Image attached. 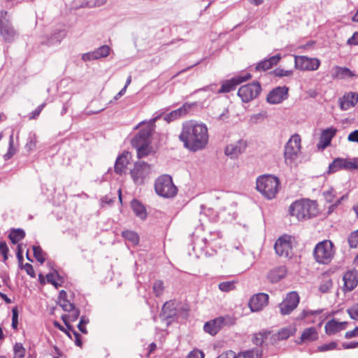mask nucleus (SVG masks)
<instances>
[{
    "instance_id": "20e7f679",
    "label": "nucleus",
    "mask_w": 358,
    "mask_h": 358,
    "mask_svg": "<svg viewBox=\"0 0 358 358\" xmlns=\"http://www.w3.org/2000/svg\"><path fill=\"white\" fill-rule=\"evenodd\" d=\"M152 125L148 124L145 128L140 130L132 140V145L136 148L138 158L144 157L150 152L149 139L152 131Z\"/></svg>"
},
{
    "instance_id": "9d476101",
    "label": "nucleus",
    "mask_w": 358,
    "mask_h": 358,
    "mask_svg": "<svg viewBox=\"0 0 358 358\" xmlns=\"http://www.w3.org/2000/svg\"><path fill=\"white\" fill-rule=\"evenodd\" d=\"M261 92V86L259 83L255 82L241 86L238 95L243 102L248 103L255 99Z\"/></svg>"
},
{
    "instance_id": "603ef678",
    "label": "nucleus",
    "mask_w": 358,
    "mask_h": 358,
    "mask_svg": "<svg viewBox=\"0 0 358 358\" xmlns=\"http://www.w3.org/2000/svg\"><path fill=\"white\" fill-rule=\"evenodd\" d=\"M56 277H58V274L57 273H50L46 275L47 281L57 288L59 285L56 282Z\"/></svg>"
},
{
    "instance_id": "412c9836",
    "label": "nucleus",
    "mask_w": 358,
    "mask_h": 358,
    "mask_svg": "<svg viewBox=\"0 0 358 358\" xmlns=\"http://www.w3.org/2000/svg\"><path fill=\"white\" fill-rule=\"evenodd\" d=\"M131 159V155L129 152H125L120 155L115 164V172L117 174L122 175L126 170L127 165Z\"/></svg>"
},
{
    "instance_id": "37998d69",
    "label": "nucleus",
    "mask_w": 358,
    "mask_h": 358,
    "mask_svg": "<svg viewBox=\"0 0 358 358\" xmlns=\"http://www.w3.org/2000/svg\"><path fill=\"white\" fill-rule=\"evenodd\" d=\"M338 344L335 341L330 342L329 343L323 344L317 347V350L320 352H326L329 350H333L336 349Z\"/></svg>"
},
{
    "instance_id": "0eeeda50",
    "label": "nucleus",
    "mask_w": 358,
    "mask_h": 358,
    "mask_svg": "<svg viewBox=\"0 0 358 358\" xmlns=\"http://www.w3.org/2000/svg\"><path fill=\"white\" fill-rule=\"evenodd\" d=\"M301 137L298 134L291 136L285 146L284 158L287 165L292 166L301 153Z\"/></svg>"
},
{
    "instance_id": "4be33fe9",
    "label": "nucleus",
    "mask_w": 358,
    "mask_h": 358,
    "mask_svg": "<svg viewBox=\"0 0 358 358\" xmlns=\"http://www.w3.org/2000/svg\"><path fill=\"white\" fill-rule=\"evenodd\" d=\"M336 133V129L333 127L323 130L320 138L318 147L324 149L328 145H329L331 139L335 136Z\"/></svg>"
},
{
    "instance_id": "4c0bfd02",
    "label": "nucleus",
    "mask_w": 358,
    "mask_h": 358,
    "mask_svg": "<svg viewBox=\"0 0 358 358\" xmlns=\"http://www.w3.org/2000/svg\"><path fill=\"white\" fill-rule=\"evenodd\" d=\"M33 252L34 257L38 262L43 264L45 261V253L40 246H33Z\"/></svg>"
},
{
    "instance_id": "ddd939ff",
    "label": "nucleus",
    "mask_w": 358,
    "mask_h": 358,
    "mask_svg": "<svg viewBox=\"0 0 358 358\" xmlns=\"http://www.w3.org/2000/svg\"><path fill=\"white\" fill-rule=\"evenodd\" d=\"M6 11H0V35L6 41L10 42L14 40L17 33L6 18Z\"/></svg>"
},
{
    "instance_id": "9b49d317",
    "label": "nucleus",
    "mask_w": 358,
    "mask_h": 358,
    "mask_svg": "<svg viewBox=\"0 0 358 358\" xmlns=\"http://www.w3.org/2000/svg\"><path fill=\"white\" fill-rule=\"evenodd\" d=\"M358 169V157L352 159L336 158L329 166V173H335L340 169Z\"/></svg>"
},
{
    "instance_id": "e433bc0d",
    "label": "nucleus",
    "mask_w": 358,
    "mask_h": 358,
    "mask_svg": "<svg viewBox=\"0 0 358 358\" xmlns=\"http://www.w3.org/2000/svg\"><path fill=\"white\" fill-rule=\"evenodd\" d=\"M244 358H262V351L258 348L247 350L241 352Z\"/></svg>"
},
{
    "instance_id": "a211bd4d",
    "label": "nucleus",
    "mask_w": 358,
    "mask_h": 358,
    "mask_svg": "<svg viewBox=\"0 0 358 358\" xmlns=\"http://www.w3.org/2000/svg\"><path fill=\"white\" fill-rule=\"evenodd\" d=\"M288 88L286 87H278L273 89L267 96L266 100L272 104H277L286 99Z\"/></svg>"
},
{
    "instance_id": "2f4dec72",
    "label": "nucleus",
    "mask_w": 358,
    "mask_h": 358,
    "mask_svg": "<svg viewBox=\"0 0 358 358\" xmlns=\"http://www.w3.org/2000/svg\"><path fill=\"white\" fill-rule=\"evenodd\" d=\"M93 52L96 59H99L101 58L106 57L110 54V48L108 45H103Z\"/></svg>"
},
{
    "instance_id": "a19ab883",
    "label": "nucleus",
    "mask_w": 358,
    "mask_h": 358,
    "mask_svg": "<svg viewBox=\"0 0 358 358\" xmlns=\"http://www.w3.org/2000/svg\"><path fill=\"white\" fill-rule=\"evenodd\" d=\"M337 76L341 78L345 77H352L355 74L348 68L336 67Z\"/></svg>"
},
{
    "instance_id": "2eb2a0df",
    "label": "nucleus",
    "mask_w": 358,
    "mask_h": 358,
    "mask_svg": "<svg viewBox=\"0 0 358 358\" xmlns=\"http://www.w3.org/2000/svg\"><path fill=\"white\" fill-rule=\"evenodd\" d=\"M299 303V296L296 292H291L287 294L286 298L279 305L282 315H289L293 311Z\"/></svg>"
},
{
    "instance_id": "680f3d73",
    "label": "nucleus",
    "mask_w": 358,
    "mask_h": 358,
    "mask_svg": "<svg viewBox=\"0 0 358 358\" xmlns=\"http://www.w3.org/2000/svg\"><path fill=\"white\" fill-rule=\"evenodd\" d=\"M204 355L203 352L199 350H194L192 351L187 358H203Z\"/></svg>"
},
{
    "instance_id": "f704fd0d",
    "label": "nucleus",
    "mask_w": 358,
    "mask_h": 358,
    "mask_svg": "<svg viewBox=\"0 0 358 358\" xmlns=\"http://www.w3.org/2000/svg\"><path fill=\"white\" fill-rule=\"evenodd\" d=\"M65 36L66 33L64 31H59L51 36L50 38L47 42V45H52L56 43H59L65 37Z\"/></svg>"
},
{
    "instance_id": "a878e982",
    "label": "nucleus",
    "mask_w": 358,
    "mask_h": 358,
    "mask_svg": "<svg viewBox=\"0 0 358 358\" xmlns=\"http://www.w3.org/2000/svg\"><path fill=\"white\" fill-rule=\"evenodd\" d=\"M281 57L280 55H276L271 57L268 59H264L259 62L257 66L256 69L257 71H266L271 69L274 65H276L280 60Z\"/></svg>"
},
{
    "instance_id": "0e129e2a",
    "label": "nucleus",
    "mask_w": 358,
    "mask_h": 358,
    "mask_svg": "<svg viewBox=\"0 0 358 358\" xmlns=\"http://www.w3.org/2000/svg\"><path fill=\"white\" fill-rule=\"evenodd\" d=\"M358 336V327H355L352 331H348L345 334V338L347 339L352 338Z\"/></svg>"
},
{
    "instance_id": "79ce46f5",
    "label": "nucleus",
    "mask_w": 358,
    "mask_h": 358,
    "mask_svg": "<svg viewBox=\"0 0 358 358\" xmlns=\"http://www.w3.org/2000/svg\"><path fill=\"white\" fill-rule=\"evenodd\" d=\"M164 285L162 280H157L152 286L153 292L156 296H160L164 292Z\"/></svg>"
},
{
    "instance_id": "39448f33",
    "label": "nucleus",
    "mask_w": 358,
    "mask_h": 358,
    "mask_svg": "<svg viewBox=\"0 0 358 358\" xmlns=\"http://www.w3.org/2000/svg\"><path fill=\"white\" fill-rule=\"evenodd\" d=\"M334 254V244L329 240L318 243L313 250L315 260L321 264H329L333 259Z\"/></svg>"
},
{
    "instance_id": "6ab92c4d",
    "label": "nucleus",
    "mask_w": 358,
    "mask_h": 358,
    "mask_svg": "<svg viewBox=\"0 0 358 358\" xmlns=\"http://www.w3.org/2000/svg\"><path fill=\"white\" fill-rule=\"evenodd\" d=\"M268 295L264 293H259L252 296L249 301V306L252 312L262 310L268 304Z\"/></svg>"
},
{
    "instance_id": "338daca9",
    "label": "nucleus",
    "mask_w": 358,
    "mask_h": 358,
    "mask_svg": "<svg viewBox=\"0 0 358 358\" xmlns=\"http://www.w3.org/2000/svg\"><path fill=\"white\" fill-rule=\"evenodd\" d=\"M348 140L351 142L358 143V130L351 132L348 136Z\"/></svg>"
},
{
    "instance_id": "4d7b16f0",
    "label": "nucleus",
    "mask_w": 358,
    "mask_h": 358,
    "mask_svg": "<svg viewBox=\"0 0 358 358\" xmlns=\"http://www.w3.org/2000/svg\"><path fill=\"white\" fill-rule=\"evenodd\" d=\"M266 335L262 333L255 335L253 343L257 345H261L264 342V338Z\"/></svg>"
},
{
    "instance_id": "bf43d9fd",
    "label": "nucleus",
    "mask_w": 358,
    "mask_h": 358,
    "mask_svg": "<svg viewBox=\"0 0 358 358\" xmlns=\"http://www.w3.org/2000/svg\"><path fill=\"white\" fill-rule=\"evenodd\" d=\"M45 103H43L41 105H39L32 113H31V115L29 117V119H35L41 113V112L42 111V110L43 109V108L45 107Z\"/></svg>"
},
{
    "instance_id": "1a4fd4ad",
    "label": "nucleus",
    "mask_w": 358,
    "mask_h": 358,
    "mask_svg": "<svg viewBox=\"0 0 358 358\" xmlns=\"http://www.w3.org/2000/svg\"><path fill=\"white\" fill-rule=\"evenodd\" d=\"M151 168L149 164L143 162H136L130 174L135 184L141 185L145 179L150 175Z\"/></svg>"
},
{
    "instance_id": "b1692460",
    "label": "nucleus",
    "mask_w": 358,
    "mask_h": 358,
    "mask_svg": "<svg viewBox=\"0 0 358 358\" xmlns=\"http://www.w3.org/2000/svg\"><path fill=\"white\" fill-rule=\"evenodd\" d=\"M287 271L285 266H280L271 269L267 275L268 279L273 283L280 281L287 275Z\"/></svg>"
},
{
    "instance_id": "58836bf2",
    "label": "nucleus",
    "mask_w": 358,
    "mask_h": 358,
    "mask_svg": "<svg viewBox=\"0 0 358 358\" xmlns=\"http://www.w3.org/2000/svg\"><path fill=\"white\" fill-rule=\"evenodd\" d=\"M13 358H24L25 355V349L20 343H16L13 347Z\"/></svg>"
},
{
    "instance_id": "c85d7f7f",
    "label": "nucleus",
    "mask_w": 358,
    "mask_h": 358,
    "mask_svg": "<svg viewBox=\"0 0 358 358\" xmlns=\"http://www.w3.org/2000/svg\"><path fill=\"white\" fill-rule=\"evenodd\" d=\"M317 338L318 334L315 327L306 329L301 336V340L303 342H311L315 341Z\"/></svg>"
},
{
    "instance_id": "c9c22d12",
    "label": "nucleus",
    "mask_w": 358,
    "mask_h": 358,
    "mask_svg": "<svg viewBox=\"0 0 358 358\" xmlns=\"http://www.w3.org/2000/svg\"><path fill=\"white\" fill-rule=\"evenodd\" d=\"M236 282L235 280L222 282L218 285V287L222 292H229L235 289Z\"/></svg>"
},
{
    "instance_id": "c756f323",
    "label": "nucleus",
    "mask_w": 358,
    "mask_h": 358,
    "mask_svg": "<svg viewBox=\"0 0 358 358\" xmlns=\"http://www.w3.org/2000/svg\"><path fill=\"white\" fill-rule=\"evenodd\" d=\"M333 281L329 278H325L322 279L320 285H319V291L323 294L329 293L333 288Z\"/></svg>"
},
{
    "instance_id": "3c124183",
    "label": "nucleus",
    "mask_w": 358,
    "mask_h": 358,
    "mask_svg": "<svg viewBox=\"0 0 358 358\" xmlns=\"http://www.w3.org/2000/svg\"><path fill=\"white\" fill-rule=\"evenodd\" d=\"M323 196L327 202L332 203L336 195L334 190L331 188L327 191L324 192Z\"/></svg>"
},
{
    "instance_id": "bb28decb",
    "label": "nucleus",
    "mask_w": 358,
    "mask_h": 358,
    "mask_svg": "<svg viewBox=\"0 0 358 358\" xmlns=\"http://www.w3.org/2000/svg\"><path fill=\"white\" fill-rule=\"evenodd\" d=\"M176 315V309L174 303L171 301L166 302L162 307L160 317H163L164 319H168L174 317Z\"/></svg>"
},
{
    "instance_id": "4468645a",
    "label": "nucleus",
    "mask_w": 358,
    "mask_h": 358,
    "mask_svg": "<svg viewBox=\"0 0 358 358\" xmlns=\"http://www.w3.org/2000/svg\"><path fill=\"white\" fill-rule=\"evenodd\" d=\"M274 248L278 255L289 257L292 254V237L284 235L275 242Z\"/></svg>"
},
{
    "instance_id": "8fccbe9b",
    "label": "nucleus",
    "mask_w": 358,
    "mask_h": 358,
    "mask_svg": "<svg viewBox=\"0 0 358 358\" xmlns=\"http://www.w3.org/2000/svg\"><path fill=\"white\" fill-rule=\"evenodd\" d=\"M13 134H12L10 136L9 139V149L7 153L4 155V159L6 160L10 159L14 154L15 152L13 150Z\"/></svg>"
},
{
    "instance_id": "69168bd1",
    "label": "nucleus",
    "mask_w": 358,
    "mask_h": 358,
    "mask_svg": "<svg viewBox=\"0 0 358 358\" xmlns=\"http://www.w3.org/2000/svg\"><path fill=\"white\" fill-rule=\"evenodd\" d=\"M348 44L352 45H358V31L355 32L348 40Z\"/></svg>"
},
{
    "instance_id": "473e14b6",
    "label": "nucleus",
    "mask_w": 358,
    "mask_h": 358,
    "mask_svg": "<svg viewBox=\"0 0 358 358\" xmlns=\"http://www.w3.org/2000/svg\"><path fill=\"white\" fill-rule=\"evenodd\" d=\"M69 312L70 314L69 315H63L62 318L68 329H71V326H69L67 322V318L72 322L76 320L79 317L80 310L74 307L73 309L71 310Z\"/></svg>"
},
{
    "instance_id": "c03bdc74",
    "label": "nucleus",
    "mask_w": 358,
    "mask_h": 358,
    "mask_svg": "<svg viewBox=\"0 0 358 358\" xmlns=\"http://www.w3.org/2000/svg\"><path fill=\"white\" fill-rule=\"evenodd\" d=\"M272 73L277 77H289L292 76L293 71L277 68L272 72Z\"/></svg>"
},
{
    "instance_id": "dca6fc26",
    "label": "nucleus",
    "mask_w": 358,
    "mask_h": 358,
    "mask_svg": "<svg viewBox=\"0 0 358 358\" xmlns=\"http://www.w3.org/2000/svg\"><path fill=\"white\" fill-rule=\"evenodd\" d=\"M251 75L248 73H245L244 76H238L230 80H226L224 82L218 90L219 93H226L229 92L234 90L236 87L242 83L244 81H246L250 79Z\"/></svg>"
},
{
    "instance_id": "09e8293b",
    "label": "nucleus",
    "mask_w": 358,
    "mask_h": 358,
    "mask_svg": "<svg viewBox=\"0 0 358 358\" xmlns=\"http://www.w3.org/2000/svg\"><path fill=\"white\" fill-rule=\"evenodd\" d=\"M8 248L6 241H0V253L3 255V262L8 259Z\"/></svg>"
},
{
    "instance_id": "f03ea898",
    "label": "nucleus",
    "mask_w": 358,
    "mask_h": 358,
    "mask_svg": "<svg viewBox=\"0 0 358 358\" xmlns=\"http://www.w3.org/2000/svg\"><path fill=\"white\" fill-rule=\"evenodd\" d=\"M289 213L291 216L301 221L316 216L318 210L315 201L310 199H301L296 201L290 205Z\"/></svg>"
},
{
    "instance_id": "6e6552de",
    "label": "nucleus",
    "mask_w": 358,
    "mask_h": 358,
    "mask_svg": "<svg viewBox=\"0 0 358 358\" xmlns=\"http://www.w3.org/2000/svg\"><path fill=\"white\" fill-rule=\"evenodd\" d=\"M235 324V318L225 315L223 317H218L214 320L207 322L204 326L203 329L206 333L210 335H215L223 327L231 326Z\"/></svg>"
},
{
    "instance_id": "de8ad7c7",
    "label": "nucleus",
    "mask_w": 358,
    "mask_h": 358,
    "mask_svg": "<svg viewBox=\"0 0 358 358\" xmlns=\"http://www.w3.org/2000/svg\"><path fill=\"white\" fill-rule=\"evenodd\" d=\"M58 303L64 311H70L74 308V305L69 302L67 299H62L59 301Z\"/></svg>"
},
{
    "instance_id": "aec40b11",
    "label": "nucleus",
    "mask_w": 358,
    "mask_h": 358,
    "mask_svg": "<svg viewBox=\"0 0 358 358\" xmlns=\"http://www.w3.org/2000/svg\"><path fill=\"white\" fill-rule=\"evenodd\" d=\"M246 147V141L240 140L235 143L227 145L224 150V153L230 158L235 159L245 152Z\"/></svg>"
},
{
    "instance_id": "7ed1b4c3",
    "label": "nucleus",
    "mask_w": 358,
    "mask_h": 358,
    "mask_svg": "<svg viewBox=\"0 0 358 358\" xmlns=\"http://www.w3.org/2000/svg\"><path fill=\"white\" fill-rule=\"evenodd\" d=\"M256 187L265 198L272 199L278 192L280 180L276 176L263 175L257 178Z\"/></svg>"
},
{
    "instance_id": "052dcab7",
    "label": "nucleus",
    "mask_w": 358,
    "mask_h": 358,
    "mask_svg": "<svg viewBox=\"0 0 358 358\" xmlns=\"http://www.w3.org/2000/svg\"><path fill=\"white\" fill-rule=\"evenodd\" d=\"M21 268H24L27 273L31 277L35 276L34 270L31 264L26 263L24 266H22Z\"/></svg>"
},
{
    "instance_id": "864d4df0",
    "label": "nucleus",
    "mask_w": 358,
    "mask_h": 358,
    "mask_svg": "<svg viewBox=\"0 0 358 358\" xmlns=\"http://www.w3.org/2000/svg\"><path fill=\"white\" fill-rule=\"evenodd\" d=\"M348 313L352 319L358 320V303L349 308Z\"/></svg>"
},
{
    "instance_id": "f257e3e1",
    "label": "nucleus",
    "mask_w": 358,
    "mask_h": 358,
    "mask_svg": "<svg viewBox=\"0 0 358 358\" xmlns=\"http://www.w3.org/2000/svg\"><path fill=\"white\" fill-rule=\"evenodd\" d=\"M179 139L184 147L192 152L203 150L208 142V127L196 120L186 121L182 124Z\"/></svg>"
},
{
    "instance_id": "13d9d810",
    "label": "nucleus",
    "mask_w": 358,
    "mask_h": 358,
    "mask_svg": "<svg viewBox=\"0 0 358 358\" xmlns=\"http://www.w3.org/2000/svg\"><path fill=\"white\" fill-rule=\"evenodd\" d=\"M36 137L34 135L32 137L29 138L28 142L26 143L25 148L28 150H31L36 147Z\"/></svg>"
},
{
    "instance_id": "f8f14e48",
    "label": "nucleus",
    "mask_w": 358,
    "mask_h": 358,
    "mask_svg": "<svg viewBox=\"0 0 358 358\" xmlns=\"http://www.w3.org/2000/svg\"><path fill=\"white\" fill-rule=\"evenodd\" d=\"M320 66V60L317 58H310L306 56L294 55V67L300 71H315Z\"/></svg>"
},
{
    "instance_id": "7c9ffc66",
    "label": "nucleus",
    "mask_w": 358,
    "mask_h": 358,
    "mask_svg": "<svg viewBox=\"0 0 358 358\" xmlns=\"http://www.w3.org/2000/svg\"><path fill=\"white\" fill-rule=\"evenodd\" d=\"M25 233L22 229H17L11 231L9 234V238L13 243L15 244L23 239Z\"/></svg>"
},
{
    "instance_id": "5fc2aeb1",
    "label": "nucleus",
    "mask_w": 358,
    "mask_h": 358,
    "mask_svg": "<svg viewBox=\"0 0 358 358\" xmlns=\"http://www.w3.org/2000/svg\"><path fill=\"white\" fill-rule=\"evenodd\" d=\"M18 324V311L17 308L12 310V327L13 329H17Z\"/></svg>"
},
{
    "instance_id": "423d86ee",
    "label": "nucleus",
    "mask_w": 358,
    "mask_h": 358,
    "mask_svg": "<svg viewBox=\"0 0 358 358\" xmlns=\"http://www.w3.org/2000/svg\"><path fill=\"white\" fill-rule=\"evenodd\" d=\"M156 193L164 198H173L178 192L176 186L173 184L172 178L169 175H162L155 183Z\"/></svg>"
},
{
    "instance_id": "72a5a7b5",
    "label": "nucleus",
    "mask_w": 358,
    "mask_h": 358,
    "mask_svg": "<svg viewBox=\"0 0 358 358\" xmlns=\"http://www.w3.org/2000/svg\"><path fill=\"white\" fill-rule=\"evenodd\" d=\"M122 236L128 241H129L133 245H137L139 241V238L138 234L132 231H124L122 233Z\"/></svg>"
},
{
    "instance_id": "a18cd8bd",
    "label": "nucleus",
    "mask_w": 358,
    "mask_h": 358,
    "mask_svg": "<svg viewBox=\"0 0 358 358\" xmlns=\"http://www.w3.org/2000/svg\"><path fill=\"white\" fill-rule=\"evenodd\" d=\"M191 106V104L186 103H184L180 108L175 110V112L176 113L178 118L185 116L190 110Z\"/></svg>"
},
{
    "instance_id": "e2e57ef3",
    "label": "nucleus",
    "mask_w": 358,
    "mask_h": 358,
    "mask_svg": "<svg viewBox=\"0 0 358 358\" xmlns=\"http://www.w3.org/2000/svg\"><path fill=\"white\" fill-rule=\"evenodd\" d=\"M177 119H178V117L177 116V114L175 112V110L171 111L164 117V120H166L168 122H170Z\"/></svg>"
},
{
    "instance_id": "cd10ccee",
    "label": "nucleus",
    "mask_w": 358,
    "mask_h": 358,
    "mask_svg": "<svg viewBox=\"0 0 358 358\" xmlns=\"http://www.w3.org/2000/svg\"><path fill=\"white\" fill-rule=\"evenodd\" d=\"M131 208L141 220L147 217V212L145 207L138 200L134 199L131 203Z\"/></svg>"
},
{
    "instance_id": "49530a36",
    "label": "nucleus",
    "mask_w": 358,
    "mask_h": 358,
    "mask_svg": "<svg viewBox=\"0 0 358 358\" xmlns=\"http://www.w3.org/2000/svg\"><path fill=\"white\" fill-rule=\"evenodd\" d=\"M293 329L291 328H285L278 332V338L281 340L287 339L293 334Z\"/></svg>"
},
{
    "instance_id": "393cba45",
    "label": "nucleus",
    "mask_w": 358,
    "mask_h": 358,
    "mask_svg": "<svg viewBox=\"0 0 358 358\" xmlns=\"http://www.w3.org/2000/svg\"><path fill=\"white\" fill-rule=\"evenodd\" d=\"M347 322H339L334 320H331L325 324V331L328 335L335 334L336 333L344 329Z\"/></svg>"
},
{
    "instance_id": "f3484780",
    "label": "nucleus",
    "mask_w": 358,
    "mask_h": 358,
    "mask_svg": "<svg viewBox=\"0 0 358 358\" xmlns=\"http://www.w3.org/2000/svg\"><path fill=\"white\" fill-rule=\"evenodd\" d=\"M344 285L343 290L350 292L353 290L358 285V273L356 270H350L347 271L343 277Z\"/></svg>"
},
{
    "instance_id": "6e6d98bb",
    "label": "nucleus",
    "mask_w": 358,
    "mask_h": 358,
    "mask_svg": "<svg viewBox=\"0 0 358 358\" xmlns=\"http://www.w3.org/2000/svg\"><path fill=\"white\" fill-rule=\"evenodd\" d=\"M88 322H89V320L87 318H85V317H84V316H83L80 318V320L78 325V327L79 330L83 334H87V329L85 326L87 323H88Z\"/></svg>"
},
{
    "instance_id": "774afa93",
    "label": "nucleus",
    "mask_w": 358,
    "mask_h": 358,
    "mask_svg": "<svg viewBox=\"0 0 358 358\" xmlns=\"http://www.w3.org/2000/svg\"><path fill=\"white\" fill-rule=\"evenodd\" d=\"M217 358H234V352L229 350L227 352L222 353Z\"/></svg>"
},
{
    "instance_id": "ea45409f",
    "label": "nucleus",
    "mask_w": 358,
    "mask_h": 358,
    "mask_svg": "<svg viewBox=\"0 0 358 358\" xmlns=\"http://www.w3.org/2000/svg\"><path fill=\"white\" fill-rule=\"evenodd\" d=\"M348 243L351 248L358 247V230L352 232L348 236Z\"/></svg>"
},
{
    "instance_id": "5701e85b",
    "label": "nucleus",
    "mask_w": 358,
    "mask_h": 358,
    "mask_svg": "<svg viewBox=\"0 0 358 358\" xmlns=\"http://www.w3.org/2000/svg\"><path fill=\"white\" fill-rule=\"evenodd\" d=\"M358 101V95L356 93H349L340 99V107L343 110L355 106Z\"/></svg>"
}]
</instances>
